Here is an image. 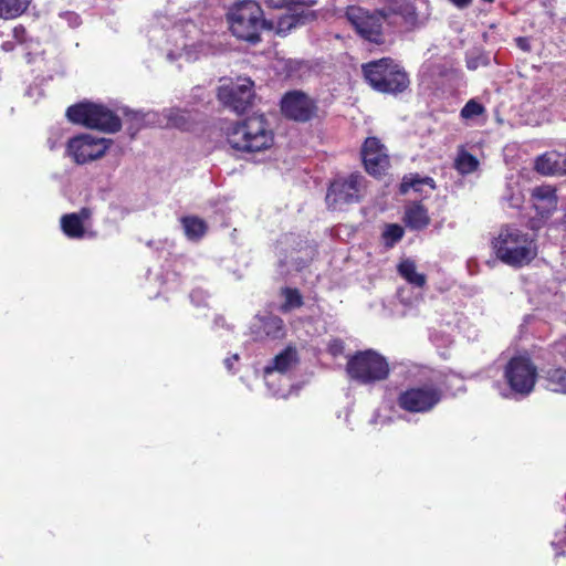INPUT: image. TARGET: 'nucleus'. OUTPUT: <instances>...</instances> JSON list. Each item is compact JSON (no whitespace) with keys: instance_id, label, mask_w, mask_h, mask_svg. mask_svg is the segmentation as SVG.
<instances>
[{"instance_id":"obj_37","label":"nucleus","mask_w":566,"mask_h":566,"mask_svg":"<svg viewBox=\"0 0 566 566\" xmlns=\"http://www.w3.org/2000/svg\"><path fill=\"white\" fill-rule=\"evenodd\" d=\"M517 42V45L523 50V51H530L531 50V45H530V41L526 39V38H518L516 40Z\"/></svg>"},{"instance_id":"obj_23","label":"nucleus","mask_w":566,"mask_h":566,"mask_svg":"<svg viewBox=\"0 0 566 566\" xmlns=\"http://www.w3.org/2000/svg\"><path fill=\"white\" fill-rule=\"evenodd\" d=\"M534 198L538 201L536 203L537 209H547V211L556 208L557 197L556 191L551 186L537 187L533 191Z\"/></svg>"},{"instance_id":"obj_31","label":"nucleus","mask_w":566,"mask_h":566,"mask_svg":"<svg viewBox=\"0 0 566 566\" xmlns=\"http://www.w3.org/2000/svg\"><path fill=\"white\" fill-rule=\"evenodd\" d=\"M483 111H484V108L480 103L471 99L461 109V116L463 118H472L474 116L482 114Z\"/></svg>"},{"instance_id":"obj_36","label":"nucleus","mask_w":566,"mask_h":566,"mask_svg":"<svg viewBox=\"0 0 566 566\" xmlns=\"http://www.w3.org/2000/svg\"><path fill=\"white\" fill-rule=\"evenodd\" d=\"M181 56H185V59L187 61H191V60L196 59V56H193L191 54V52L187 48H184V52L178 54V57H181ZM168 57L171 59V60L177 59V56L175 54H172V53H169Z\"/></svg>"},{"instance_id":"obj_8","label":"nucleus","mask_w":566,"mask_h":566,"mask_svg":"<svg viewBox=\"0 0 566 566\" xmlns=\"http://www.w3.org/2000/svg\"><path fill=\"white\" fill-rule=\"evenodd\" d=\"M109 146V139L82 134L69 142L67 154L76 164L83 165L103 157Z\"/></svg>"},{"instance_id":"obj_3","label":"nucleus","mask_w":566,"mask_h":566,"mask_svg":"<svg viewBox=\"0 0 566 566\" xmlns=\"http://www.w3.org/2000/svg\"><path fill=\"white\" fill-rule=\"evenodd\" d=\"M227 140L240 151H261L272 145L273 134L262 116H253L229 127Z\"/></svg>"},{"instance_id":"obj_6","label":"nucleus","mask_w":566,"mask_h":566,"mask_svg":"<svg viewBox=\"0 0 566 566\" xmlns=\"http://www.w3.org/2000/svg\"><path fill=\"white\" fill-rule=\"evenodd\" d=\"M348 376L363 385L385 380L389 375V364L384 356L375 350L358 352L346 365Z\"/></svg>"},{"instance_id":"obj_28","label":"nucleus","mask_w":566,"mask_h":566,"mask_svg":"<svg viewBox=\"0 0 566 566\" xmlns=\"http://www.w3.org/2000/svg\"><path fill=\"white\" fill-rule=\"evenodd\" d=\"M167 123L165 124L167 127H177L181 129L188 128V119L189 115L185 111L180 109H167L164 113Z\"/></svg>"},{"instance_id":"obj_1","label":"nucleus","mask_w":566,"mask_h":566,"mask_svg":"<svg viewBox=\"0 0 566 566\" xmlns=\"http://www.w3.org/2000/svg\"><path fill=\"white\" fill-rule=\"evenodd\" d=\"M231 33L239 40L258 43L263 29H272L273 22L263 17L261 6L254 0H235L227 11Z\"/></svg>"},{"instance_id":"obj_38","label":"nucleus","mask_w":566,"mask_h":566,"mask_svg":"<svg viewBox=\"0 0 566 566\" xmlns=\"http://www.w3.org/2000/svg\"><path fill=\"white\" fill-rule=\"evenodd\" d=\"M458 8H465L470 4L471 0H450Z\"/></svg>"},{"instance_id":"obj_34","label":"nucleus","mask_w":566,"mask_h":566,"mask_svg":"<svg viewBox=\"0 0 566 566\" xmlns=\"http://www.w3.org/2000/svg\"><path fill=\"white\" fill-rule=\"evenodd\" d=\"M328 352L333 356L342 355L343 352H344V343H343V340L337 339V338L336 339H332L328 343Z\"/></svg>"},{"instance_id":"obj_22","label":"nucleus","mask_w":566,"mask_h":566,"mask_svg":"<svg viewBox=\"0 0 566 566\" xmlns=\"http://www.w3.org/2000/svg\"><path fill=\"white\" fill-rule=\"evenodd\" d=\"M181 223L185 234L189 240H199L205 235L207 231L206 222L198 217H184L181 219Z\"/></svg>"},{"instance_id":"obj_25","label":"nucleus","mask_w":566,"mask_h":566,"mask_svg":"<svg viewBox=\"0 0 566 566\" xmlns=\"http://www.w3.org/2000/svg\"><path fill=\"white\" fill-rule=\"evenodd\" d=\"M260 328L263 334L271 338H280L283 336L284 323L277 316H266L259 319Z\"/></svg>"},{"instance_id":"obj_15","label":"nucleus","mask_w":566,"mask_h":566,"mask_svg":"<svg viewBox=\"0 0 566 566\" xmlns=\"http://www.w3.org/2000/svg\"><path fill=\"white\" fill-rule=\"evenodd\" d=\"M315 19V14L313 11L308 9H304L297 6L289 8V12L283 14L277 19L276 24H273L271 30H275V32L284 36L286 35L293 28L297 25H303L308 21Z\"/></svg>"},{"instance_id":"obj_27","label":"nucleus","mask_w":566,"mask_h":566,"mask_svg":"<svg viewBox=\"0 0 566 566\" xmlns=\"http://www.w3.org/2000/svg\"><path fill=\"white\" fill-rule=\"evenodd\" d=\"M547 387L554 392L566 394V370L556 368L546 374Z\"/></svg>"},{"instance_id":"obj_26","label":"nucleus","mask_w":566,"mask_h":566,"mask_svg":"<svg viewBox=\"0 0 566 566\" xmlns=\"http://www.w3.org/2000/svg\"><path fill=\"white\" fill-rule=\"evenodd\" d=\"M454 167L461 175H468L478 169L479 160L473 155L462 149L454 160Z\"/></svg>"},{"instance_id":"obj_39","label":"nucleus","mask_w":566,"mask_h":566,"mask_svg":"<svg viewBox=\"0 0 566 566\" xmlns=\"http://www.w3.org/2000/svg\"><path fill=\"white\" fill-rule=\"evenodd\" d=\"M238 358H239V356H238V355H234L233 357H231V358H227V359L224 360V364H226V366H227V368H228L229 370H231V369H232L233 361H237V360H238Z\"/></svg>"},{"instance_id":"obj_13","label":"nucleus","mask_w":566,"mask_h":566,"mask_svg":"<svg viewBox=\"0 0 566 566\" xmlns=\"http://www.w3.org/2000/svg\"><path fill=\"white\" fill-rule=\"evenodd\" d=\"M282 113L291 119L307 122L317 113L315 102L302 92H290L281 102Z\"/></svg>"},{"instance_id":"obj_5","label":"nucleus","mask_w":566,"mask_h":566,"mask_svg":"<svg viewBox=\"0 0 566 566\" xmlns=\"http://www.w3.org/2000/svg\"><path fill=\"white\" fill-rule=\"evenodd\" d=\"M66 117L74 124L108 134L116 133L122 128V122L117 115L103 105L90 102L70 106Z\"/></svg>"},{"instance_id":"obj_10","label":"nucleus","mask_w":566,"mask_h":566,"mask_svg":"<svg viewBox=\"0 0 566 566\" xmlns=\"http://www.w3.org/2000/svg\"><path fill=\"white\" fill-rule=\"evenodd\" d=\"M346 17L356 31L366 40L379 43L384 18L381 11L370 13L360 7H349Z\"/></svg>"},{"instance_id":"obj_11","label":"nucleus","mask_w":566,"mask_h":566,"mask_svg":"<svg viewBox=\"0 0 566 566\" xmlns=\"http://www.w3.org/2000/svg\"><path fill=\"white\" fill-rule=\"evenodd\" d=\"M441 397L442 392L437 387H416L400 394L398 403L409 412H427L439 403Z\"/></svg>"},{"instance_id":"obj_7","label":"nucleus","mask_w":566,"mask_h":566,"mask_svg":"<svg viewBox=\"0 0 566 566\" xmlns=\"http://www.w3.org/2000/svg\"><path fill=\"white\" fill-rule=\"evenodd\" d=\"M504 377L513 392L526 396L534 389L537 368L528 357L516 356L507 363Z\"/></svg>"},{"instance_id":"obj_18","label":"nucleus","mask_w":566,"mask_h":566,"mask_svg":"<svg viewBox=\"0 0 566 566\" xmlns=\"http://www.w3.org/2000/svg\"><path fill=\"white\" fill-rule=\"evenodd\" d=\"M90 218L91 210L83 208L77 213L64 214L61 218V228L69 238L81 239L84 237V221Z\"/></svg>"},{"instance_id":"obj_24","label":"nucleus","mask_w":566,"mask_h":566,"mask_svg":"<svg viewBox=\"0 0 566 566\" xmlns=\"http://www.w3.org/2000/svg\"><path fill=\"white\" fill-rule=\"evenodd\" d=\"M406 222L412 229L424 228L429 223L427 210L421 205H412L406 210Z\"/></svg>"},{"instance_id":"obj_40","label":"nucleus","mask_w":566,"mask_h":566,"mask_svg":"<svg viewBox=\"0 0 566 566\" xmlns=\"http://www.w3.org/2000/svg\"><path fill=\"white\" fill-rule=\"evenodd\" d=\"M469 67L474 69L475 67L474 63H469Z\"/></svg>"},{"instance_id":"obj_33","label":"nucleus","mask_w":566,"mask_h":566,"mask_svg":"<svg viewBox=\"0 0 566 566\" xmlns=\"http://www.w3.org/2000/svg\"><path fill=\"white\" fill-rule=\"evenodd\" d=\"M553 354L566 360V337L560 338L553 345Z\"/></svg>"},{"instance_id":"obj_9","label":"nucleus","mask_w":566,"mask_h":566,"mask_svg":"<svg viewBox=\"0 0 566 566\" xmlns=\"http://www.w3.org/2000/svg\"><path fill=\"white\" fill-rule=\"evenodd\" d=\"M218 97L224 106L242 114L251 106L254 97L253 82L247 77H239L235 82L222 85Z\"/></svg>"},{"instance_id":"obj_20","label":"nucleus","mask_w":566,"mask_h":566,"mask_svg":"<svg viewBox=\"0 0 566 566\" xmlns=\"http://www.w3.org/2000/svg\"><path fill=\"white\" fill-rule=\"evenodd\" d=\"M398 273L410 284L422 287L427 279L422 273L417 272L416 263L412 260H403L398 265Z\"/></svg>"},{"instance_id":"obj_12","label":"nucleus","mask_w":566,"mask_h":566,"mask_svg":"<svg viewBox=\"0 0 566 566\" xmlns=\"http://www.w3.org/2000/svg\"><path fill=\"white\" fill-rule=\"evenodd\" d=\"M363 176L353 174L348 178L335 180L326 195V201L334 209L359 200Z\"/></svg>"},{"instance_id":"obj_29","label":"nucleus","mask_w":566,"mask_h":566,"mask_svg":"<svg viewBox=\"0 0 566 566\" xmlns=\"http://www.w3.org/2000/svg\"><path fill=\"white\" fill-rule=\"evenodd\" d=\"M422 185H429L431 189H433V180L431 178H419L418 176H409L405 177L401 185L400 191L402 193L408 192L409 189H413L415 191H420Z\"/></svg>"},{"instance_id":"obj_17","label":"nucleus","mask_w":566,"mask_h":566,"mask_svg":"<svg viewBox=\"0 0 566 566\" xmlns=\"http://www.w3.org/2000/svg\"><path fill=\"white\" fill-rule=\"evenodd\" d=\"M385 21L396 23L394 15H399L405 23L413 25L417 21L416 7L412 0H395L387 9L381 10Z\"/></svg>"},{"instance_id":"obj_4","label":"nucleus","mask_w":566,"mask_h":566,"mask_svg":"<svg viewBox=\"0 0 566 566\" xmlns=\"http://www.w3.org/2000/svg\"><path fill=\"white\" fill-rule=\"evenodd\" d=\"M361 70L369 85L380 93H401L410 83L405 70L390 57L363 64Z\"/></svg>"},{"instance_id":"obj_35","label":"nucleus","mask_w":566,"mask_h":566,"mask_svg":"<svg viewBox=\"0 0 566 566\" xmlns=\"http://www.w3.org/2000/svg\"><path fill=\"white\" fill-rule=\"evenodd\" d=\"M266 2L272 8H291L290 0H268Z\"/></svg>"},{"instance_id":"obj_19","label":"nucleus","mask_w":566,"mask_h":566,"mask_svg":"<svg viewBox=\"0 0 566 566\" xmlns=\"http://www.w3.org/2000/svg\"><path fill=\"white\" fill-rule=\"evenodd\" d=\"M297 363L298 355L296 347L287 346L272 359L271 364L264 368V373L266 376L274 371L283 374L295 367Z\"/></svg>"},{"instance_id":"obj_21","label":"nucleus","mask_w":566,"mask_h":566,"mask_svg":"<svg viewBox=\"0 0 566 566\" xmlns=\"http://www.w3.org/2000/svg\"><path fill=\"white\" fill-rule=\"evenodd\" d=\"M30 3L31 0H0V18L6 20L18 18Z\"/></svg>"},{"instance_id":"obj_32","label":"nucleus","mask_w":566,"mask_h":566,"mask_svg":"<svg viewBox=\"0 0 566 566\" xmlns=\"http://www.w3.org/2000/svg\"><path fill=\"white\" fill-rule=\"evenodd\" d=\"M384 234L387 239H391L392 242H397L402 238L403 230L397 224H390L387 227Z\"/></svg>"},{"instance_id":"obj_2","label":"nucleus","mask_w":566,"mask_h":566,"mask_svg":"<svg viewBox=\"0 0 566 566\" xmlns=\"http://www.w3.org/2000/svg\"><path fill=\"white\" fill-rule=\"evenodd\" d=\"M493 248L502 262L515 268L528 264L537 254L534 240L514 227L503 228L494 239Z\"/></svg>"},{"instance_id":"obj_14","label":"nucleus","mask_w":566,"mask_h":566,"mask_svg":"<svg viewBox=\"0 0 566 566\" xmlns=\"http://www.w3.org/2000/svg\"><path fill=\"white\" fill-rule=\"evenodd\" d=\"M361 156L366 170L374 176L381 175L389 165L385 146L376 137L365 140Z\"/></svg>"},{"instance_id":"obj_30","label":"nucleus","mask_w":566,"mask_h":566,"mask_svg":"<svg viewBox=\"0 0 566 566\" xmlns=\"http://www.w3.org/2000/svg\"><path fill=\"white\" fill-rule=\"evenodd\" d=\"M283 295L285 297L284 304L281 306L283 312H289L292 308L301 307L303 305V298L296 289H284Z\"/></svg>"},{"instance_id":"obj_16","label":"nucleus","mask_w":566,"mask_h":566,"mask_svg":"<svg viewBox=\"0 0 566 566\" xmlns=\"http://www.w3.org/2000/svg\"><path fill=\"white\" fill-rule=\"evenodd\" d=\"M535 170L545 176L566 175V153L546 151L536 158Z\"/></svg>"}]
</instances>
